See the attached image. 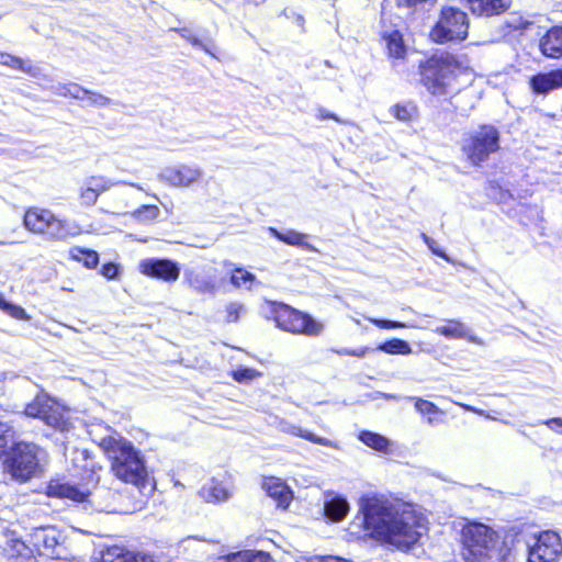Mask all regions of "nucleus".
<instances>
[{"mask_svg":"<svg viewBox=\"0 0 562 562\" xmlns=\"http://www.w3.org/2000/svg\"><path fill=\"white\" fill-rule=\"evenodd\" d=\"M363 527L372 538L398 550H408L426 532L424 518L404 503L366 495L359 501Z\"/></svg>","mask_w":562,"mask_h":562,"instance_id":"obj_1","label":"nucleus"},{"mask_svg":"<svg viewBox=\"0 0 562 562\" xmlns=\"http://www.w3.org/2000/svg\"><path fill=\"white\" fill-rule=\"evenodd\" d=\"M101 448L111 461V472L121 482L132 485L138 492L151 491V477L144 454L122 436H108L101 440Z\"/></svg>","mask_w":562,"mask_h":562,"instance_id":"obj_2","label":"nucleus"},{"mask_svg":"<svg viewBox=\"0 0 562 562\" xmlns=\"http://www.w3.org/2000/svg\"><path fill=\"white\" fill-rule=\"evenodd\" d=\"M460 70L461 65L453 55L435 54L420 65V81L432 95H447L459 90L457 77Z\"/></svg>","mask_w":562,"mask_h":562,"instance_id":"obj_3","label":"nucleus"},{"mask_svg":"<svg viewBox=\"0 0 562 562\" xmlns=\"http://www.w3.org/2000/svg\"><path fill=\"white\" fill-rule=\"evenodd\" d=\"M48 461L47 451L34 442L20 441L13 445L5 459V469L18 482L40 476Z\"/></svg>","mask_w":562,"mask_h":562,"instance_id":"obj_4","label":"nucleus"},{"mask_svg":"<svg viewBox=\"0 0 562 562\" xmlns=\"http://www.w3.org/2000/svg\"><path fill=\"white\" fill-rule=\"evenodd\" d=\"M47 495L50 497L66 498L72 502L87 503L91 509L99 513H120L117 494L110 488L99 487L93 492L78 487L69 483L50 481L47 486Z\"/></svg>","mask_w":562,"mask_h":562,"instance_id":"obj_5","label":"nucleus"},{"mask_svg":"<svg viewBox=\"0 0 562 562\" xmlns=\"http://www.w3.org/2000/svg\"><path fill=\"white\" fill-rule=\"evenodd\" d=\"M497 533L481 522H469L462 529L464 562H496Z\"/></svg>","mask_w":562,"mask_h":562,"instance_id":"obj_6","label":"nucleus"},{"mask_svg":"<svg viewBox=\"0 0 562 562\" xmlns=\"http://www.w3.org/2000/svg\"><path fill=\"white\" fill-rule=\"evenodd\" d=\"M469 18L465 12L454 7L442 8L439 19L430 30L429 37L438 44L463 41L468 36Z\"/></svg>","mask_w":562,"mask_h":562,"instance_id":"obj_7","label":"nucleus"},{"mask_svg":"<svg viewBox=\"0 0 562 562\" xmlns=\"http://www.w3.org/2000/svg\"><path fill=\"white\" fill-rule=\"evenodd\" d=\"M25 415L43 420L47 426L60 432L68 431L71 423L66 409L46 394H38L25 406Z\"/></svg>","mask_w":562,"mask_h":562,"instance_id":"obj_8","label":"nucleus"},{"mask_svg":"<svg viewBox=\"0 0 562 562\" xmlns=\"http://www.w3.org/2000/svg\"><path fill=\"white\" fill-rule=\"evenodd\" d=\"M499 149V132L492 125H483L465 140L463 151L475 166L484 162Z\"/></svg>","mask_w":562,"mask_h":562,"instance_id":"obj_9","label":"nucleus"},{"mask_svg":"<svg viewBox=\"0 0 562 562\" xmlns=\"http://www.w3.org/2000/svg\"><path fill=\"white\" fill-rule=\"evenodd\" d=\"M32 548L42 557L53 560H67L68 551L61 532L54 526L33 528L29 535Z\"/></svg>","mask_w":562,"mask_h":562,"instance_id":"obj_10","label":"nucleus"},{"mask_svg":"<svg viewBox=\"0 0 562 562\" xmlns=\"http://www.w3.org/2000/svg\"><path fill=\"white\" fill-rule=\"evenodd\" d=\"M274 313L277 326L282 330L306 336H318L324 329V325L315 321L311 315L288 305H280Z\"/></svg>","mask_w":562,"mask_h":562,"instance_id":"obj_11","label":"nucleus"},{"mask_svg":"<svg viewBox=\"0 0 562 562\" xmlns=\"http://www.w3.org/2000/svg\"><path fill=\"white\" fill-rule=\"evenodd\" d=\"M157 177L172 188L186 189L201 181L203 170L195 164H176L162 168Z\"/></svg>","mask_w":562,"mask_h":562,"instance_id":"obj_12","label":"nucleus"},{"mask_svg":"<svg viewBox=\"0 0 562 562\" xmlns=\"http://www.w3.org/2000/svg\"><path fill=\"white\" fill-rule=\"evenodd\" d=\"M528 541L529 562H555L562 553L561 538L554 531H543Z\"/></svg>","mask_w":562,"mask_h":562,"instance_id":"obj_13","label":"nucleus"},{"mask_svg":"<svg viewBox=\"0 0 562 562\" xmlns=\"http://www.w3.org/2000/svg\"><path fill=\"white\" fill-rule=\"evenodd\" d=\"M123 183L113 181L101 175H92L83 179L78 190L79 203L81 206L91 207L97 204L99 196L109 191L112 187Z\"/></svg>","mask_w":562,"mask_h":562,"instance_id":"obj_14","label":"nucleus"},{"mask_svg":"<svg viewBox=\"0 0 562 562\" xmlns=\"http://www.w3.org/2000/svg\"><path fill=\"white\" fill-rule=\"evenodd\" d=\"M183 281L198 294L214 295L217 292L215 270L211 267L200 266L186 269Z\"/></svg>","mask_w":562,"mask_h":562,"instance_id":"obj_15","label":"nucleus"},{"mask_svg":"<svg viewBox=\"0 0 562 562\" xmlns=\"http://www.w3.org/2000/svg\"><path fill=\"white\" fill-rule=\"evenodd\" d=\"M143 274L168 283L176 282L180 276V266L170 259L148 258L139 263Z\"/></svg>","mask_w":562,"mask_h":562,"instance_id":"obj_16","label":"nucleus"},{"mask_svg":"<svg viewBox=\"0 0 562 562\" xmlns=\"http://www.w3.org/2000/svg\"><path fill=\"white\" fill-rule=\"evenodd\" d=\"M529 541L517 537L510 541H504L503 548L497 552L496 562H529Z\"/></svg>","mask_w":562,"mask_h":562,"instance_id":"obj_17","label":"nucleus"},{"mask_svg":"<svg viewBox=\"0 0 562 562\" xmlns=\"http://www.w3.org/2000/svg\"><path fill=\"white\" fill-rule=\"evenodd\" d=\"M529 85L537 94H547L560 89L562 88V69L537 74L530 78Z\"/></svg>","mask_w":562,"mask_h":562,"instance_id":"obj_18","label":"nucleus"},{"mask_svg":"<svg viewBox=\"0 0 562 562\" xmlns=\"http://www.w3.org/2000/svg\"><path fill=\"white\" fill-rule=\"evenodd\" d=\"M471 12L477 16L499 15L507 11L512 0H467Z\"/></svg>","mask_w":562,"mask_h":562,"instance_id":"obj_19","label":"nucleus"},{"mask_svg":"<svg viewBox=\"0 0 562 562\" xmlns=\"http://www.w3.org/2000/svg\"><path fill=\"white\" fill-rule=\"evenodd\" d=\"M199 494L209 503H222L232 497L233 491L224 482L212 477L201 487Z\"/></svg>","mask_w":562,"mask_h":562,"instance_id":"obj_20","label":"nucleus"},{"mask_svg":"<svg viewBox=\"0 0 562 562\" xmlns=\"http://www.w3.org/2000/svg\"><path fill=\"white\" fill-rule=\"evenodd\" d=\"M262 487L267 494L277 502V506L288 508L292 501V492L289 486L277 477H267L263 481Z\"/></svg>","mask_w":562,"mask_h":562,"instance_id":"obj_21","label":"nucleus"},{"mask_svg":"<svg viewBox=\"0 0 562 562\" xmlns=\"http://www.w3.org/2000/svg\"><path fill=\"white\" fill-rule=\"evenodd\" d=\"M52 215L49 210L33 207L25 212L23 223L30 232L44 236Z\"/></svg>","mask_w":562,"mask_h":562,"instance_id":"obj_22","label":"nucleus"},{"mask_svg":"<svg viewBox=\"0 0 562 562\" xmlns=\"http://www.w3.org/2000/svg\"><path fill=\"white\" fill-rule=\"evenodd\" d=\"M349 503L344 496L334 493L326 494L324 512L328 519L341 521L349 513Z\"/></svg>","mask_w":562,"mask_h":562,"instance_id":"obj_23","label":"nucleus"},{"mask_svg":"<svg viewBox=\"0 0 562 562\" xmlns=\"http://www.w3.org/2000/svg\"><path fill=\"white\" fill-rule=\"evenodd\" d=\"M78 234L77 227L69 222L58 218L54 213L45 232L46 239L49 240H67Z\"/></svg>","mask_w":562,"mask_h":562,"instance_id":"obj_24","label":"nucleus"},{"mask_svg":"<svg viewBox=\"0 0 562 562\" xmlns=\"http://www.w3.org/2000/svg\"><path fill=\"white\" fill-rule=\"evenodd\" d=\"M541 52L551 58L562 56V26L552 27L540 41Z\"/></svg>","mask_w":562,"mask_h":562,"instance_id":"obj_25","label":"nucleus"},{"mask_svg":"<svg viewBox=\"0 0 562 562\" xmlns=\"http://www.w3.org/2000/svg\"><path fill=\"white\" fill-rule=\"evenodd\" d=\"M278 428L285 434H290L295 437L304 438L313 443H317L321 446L335 448V449L338 448L337 443L334 442L333 440L324 438V437H319V436H317L311 431L304 430L301 427L293 425L286 420H280Z\"/></svg>","mask_w":562,"mask_h":562,"instance_id":"obj_26","label":"nucleus"},{"mask_svg":"<svg viewBox=\"0 0 562 562\" xmlns=\"http://www.w3.org/2000/svg\"><path fill=\"white\" fill-rule=\"evenodd\" d=\"M99 562H153V560L136 555L122 547L113 546L102 552Z\"/></svg>","mask_w":562,"mask_h":562,"instance_id":"obj_27","label":"nucleus"},{"mask_svg":"<svg viewBox=\"0 0 562 562\" xmlns=\"http://www.w3.org/2000/svg\"><path fill=\"white\" fill-rule=\"evenodd\" d=\"M268 232L273 237L278 238L279 240H281L288 245L301 247L302 249L311 251V252L317 251V249L313 245L305 241V237H306L305 234L299 233L293 229H289L284 233H281L278 229H276L274 227H269Z\"/></svg>","mask_w":562,"mask_h":562,"instance_id":"obj_28","label":"nucleus"},{"mask_svg":"<svg viewBox=\"0 0 562 562\" xmlns=\"http://www.w3.org/2000/svg\"><path fill=\"white\" fill-rule=\"evenodd\" d=\"M0 65L15 70H21L32 77H38L41 74V69L32 65L30 60H24L18 56L7 53H0Z\"/></svg>","mask_w":562,"mask_h":562,"instance_id":"obj_29","label":"nucleus"},{"mask_svg":"<svg viewBox=\"0 0 562 562\" xmlns=\"http://www.w3.org/2000/svg\"><path fill=\"white\" fill-rule=\"evenodd\" d=\"M225 268L231 269V283L236 289H247L251 290L252 284L256 282V276L246 271L243 268L234 267V263L231 261H224L223 262Z\"/></svg>","mask_w":562,"mask_h":562,"instance_id":"obj_30","label":"nucleus"},{"mask_svg":"<svg viewBox=\"0 0 562 562\" xmlns=\"http://www.w3.org/2000/svg\"><path fill=\"white\" fill-rule=\"evenodd\" d=\"M434 331L448 339H462L468 338L469 328L458 319H449L446 325L436 327Z\"/></svg>","mask_w":562,"mask_h":562,"instance_id":"obj_31","label":"nucleus"},{"mask_svg":"<svg viewBox=\"0 0 562 562\" xmlns=\"http://www.w3.org/2000/svg\"><path fill=\"white\" fill-rule=\"evenodd\" d=\"M358 438L366 446L370 447L371 449H374L378 452H390L391 441L386 437L378 432L363 430L359 434Z\"/></svg>","mask_w":562,"mask_h":562,"instance_id":"obj_32","label":"nucleus"},{"mask_svg":"<svg viewBox=\"0 0 562 562\" xmlns=\"http://www.w3.org/2000/svg\"><path fill=\"white\" fill-rule=\"evenodd\" d=\"M415 401V409L424 416L427 417V424L429 426H434L438 424L440 420L436 417L437 415H445V412L439 408L435 403L420 398V397H409Z\"/></svg>","mask_w":562,"mask_h":562,"instance_id":"obj_33","label":"nucleus"},{"mask_svg":"<svg viewBox=\"0 0 562 562\" xmlns=\"http://www.w3.org/2000/svg\"><path fill=\"white\" fill-rule=\"evenodd\" d=\"M390 56L394 58H403L405 55V45L402 34L398 31L383 34Z\"/></svg>","mask_w":562,"mask_h":562,"instance_id":"obj_34","label":"nucleus"},{"mask_svg":"<svg viewBox=\"0 0 562 562\" xmlns=\"http://www.w3.org/2000/svg\"><path fill=\"white\" fill-rule=\"evenodd\" d=\"M380 351H383L389 355H409L412 353V348L409 344L403 339L393 338L391 340L384 341L380 344L376 348Z\"/></svg>","mask_w":562,"mask_h":562,"instance_id":"obj_35","label":"nucleus"},{"mask_svg":"<svg viewBox=\"0 0 562 562\" xmlns=\"http://www.w3.org/2000/svg\"><path fill=\"white\" fill-rule=\"evenodd\" d=\"M69 254L74 260L82 262L87 268H95L99 263V255L94 250L74 247Z\"/></svg>","mask_w":562,"mask_h":562,"instance_id":"obj_36","label":"nucleus"},{"mask_svg":"<svg viewBox=\"0 0 562 562\" xmlns=\"http://www.w3.org/2000/svg\"><path fill=\"white\" fill-rule=\"evenodd\" d=\"M390 113L401 122H409L417 115V106L413 102L397 103L390 108Z\"/></svg>","mask_w":562,"mask_h":562,"instance_id":"obj_37","label":"nucleus"},{"mask_svg":"<svg viewBox=\"0 0 562 562\" xmlns=\"http://www.w3.org/2000/svg\"><path fill=\"white\" fill-rule=\"evenodd\" d=\"M160 215V210L156 205L144 204L132 213V216L139 223L148 224L154 222Z\"/></svg>","mask_w":562,"mask_h":562,"instance_id":"obj_38","label":"nucleus"},{"mask_svg":"<svg viewBox=\"0 0 562 562\" xmlns=\"http://www.w3.org/2000/svg\"><path fill=\"white\" fill-rule=\"evenodd\" d=\"M232 376L238 383L248 384L261 376V372L252 368L239 367L232 372Z\"/></svg>","mask_w":562,"mask_h":562,"instance_id":"obj_39","label":"nucleus"},{"mask_svg":"<svg viewBox=\"0 0 562 562\" xmlns=\"http://www.w3.org/2000/svg\"><path fill=\"white\" fill-rule=\"evenodd\" d=\"M86 105L94 108H106L112 104V100L99 92L87 90L85 101Z\"/></svg>","mask_w":562,"mask_h":562,"instance_id":"obj_40","label":"nucleus"},{"mask_svg":"<svg viewBox=\"0 0 562 562\" xmlns=\"http://www.w3.org/2000/svg\"><path fill=\"white\" fill-rule=\"evenodd\" d=\"M0 308L18 319L26 318L25 311L16 305H13L5 301L4 296L0 293Z\"/></svg>","mask_w":562,"mask_h":562,"instance_id":"obj_41","label":"nucleus"},{"mask_svg":"<svg viewBox=\"0 0 562 562\" xmlns=\"http://www.w3.org/2000/svg\"><path fill=\"white\" fill-rule=\"evenodd\" d=\"M14 431L12 427L5 423L0 422V453L4 452L9 442L12 441Z\"/></svg>","mask_w":562,"mask_h":562,"instance_id":"obj_42","label":"nucleus"},{"mask_svg":"<svg viewBox=\"0 0 562 562\" xmlns=\"http://www.w3.org/2000/svg\"><path fill=\"white\" fill-rule=\"evenodd\" d=\"M251 557L252 550H245L220 557L216 562H250Z\"/></svg>","mask_w":562,"mask_h":562,"instance_id":"obj_43","label":"nucleus"},{"mask_svg":"<svg viewBox=\"0 0 562 562\" xmlns=\"http://www.w3.org/2000/svg\"><path fill=\"white\" fill-rule=\"evenodd\" d=\"M192 46L203 49L206 54L215 56V45L211 40L201 41L193 34L187 40Z\"/></svg>","mask_w":562,"mask_h":562,"instance_id":"obj_44","label":"nucleus"},{"mask_svg":"<svg viewBox=\"0 0 562 562\" xmlns=\"http://www.w3.org/2000/svg\"><path fill=\"white\" fill-rule=\"evenodd\" d=\"M244 311V305L237 302H231L226 305V322L235 323L239 319L240 313Z\"/></svg>","mask_w":562,"mask_h":562,"instance_id":"obj_45","label":"nucleus"},{"mask_svg":"<svg viewBox=\"0 0 562 562\" xmlns=\"http://www.w3.org/2000/svg\"><path fill=\"white\" fill-rule=\"evenodd\" d=\"M87 90L88 89H85L83 87H81L78 83H75V82L67 83V97H71L78 101H82V102L85 101Z\"/></svg>","mask_w":562,"mask_h":562,"instance_id":"obj_46","label":"nucleus"},{"mask_svg":"<svg viewBox=\"0 0 562 562\" xmlns=\"http://www.w3.org/2000/svg\"><path fill=\"white\" fill-rule=\"evenodd\" d=\"M367 319L374 324L375 326L384 329H394V328H404L408 327L406 324L396 322V321H389V319H378L372 317H367Z\"/></svg>","mask_w":562,"mask_h":562,"instance_id":"obj_47","label":"nucleus"},{"mask_svg":"<svg viewBox=\"0 0 562 562\" xmlns=\"http://www.w3.org/2000/svg\"><path fill=\"white\" fill-rule=\"evenodd\" d=\"M437 0H397L400 5L407 8H418L425 5H432Z\"/></svg>","mask_w":562,"mask_h":562,"instance_id":"obj_48","label":"nucleus"},{"mask_svg":"<svg viewBox=\"0 0 562 562\" xmlns=\"http://www.w3.org/2000/svg\"><path fill=\"white\" fill-rule=\"evenodd\" d=\"M368 350H369L368 347H361L358 349L342 348V349L336 350V352L340 356H353V357L362 358L366 356Z\"/></svg>","mask_w":562,"mask_h":562,"instance_id":"obj_49","label":"nucleus"},{"mask_svg":"<svg viewBox=\"0 0 562 562\" xmlns=\"http://www.w3.org/2000/svg\"><path fill=\"white\" fill-rule=\"evenodd\" d=\"M422 238L424 239L425 244L428 246V248L431 250L432 254L441 257V258H447L445 251L440 250L438 247H437V241L434 240L432 238H430L429 236H427L426 234H422Z\"/></svg>","mask_w":562,"mask_h":562,"instance_id":"obj_50","label":"nucleus"},{"mask_svg":"<svg viewBox=\"0 0 562 562\" xmlns=\"http://www.w3.org/2000/svg\"><path fill=\"white\" fill-rule=\"evenodd\" d=\"M119 267L112 262L102 266L101 274L108 279H114L117 274Z\"/></svg>","mask_w":562,"mask_h":562,"instance_id":"obj_51","label":"nucleus"},{"mask_svg":"<svg viewBox=\"0 0 562 562\" xmlns=\"http://www.w3.org/2000/svg\"><path fill=\"white\" fill-rule=\"evenodd\" d=\"M543 424L547 425L551 430L562 434V418H550L546 420Z\"/></svg>","mask_w":562,"mask_h":562,"instance_id":"obj_52","label":"nucleus"},{"mask_svg":"<svg viewBox=\"0 0 562 562\" xmlns=\"http://www.w3.org/2000/svg\"><path fill=\"white\" fill-rule=\"evenodd\" d=\"M250 562H272L269 554L262 551H252Z\"/></svg>","mask_w":562,"mask_h":562,"instance_id":"obj_53","label":"nucleus"},{"mask_svg":"<svg viewBox=\"0 0 562 562\" xmlns=\"http://www.w3.org/2000/svg\"><path fill=\"white\" fill-rule=\"evenodd\" d=\"M49 90L60 97H67V83H57L49 88Z\"/></svg>","mask_w":562,"mask_h":562,"instance_id":"obj_54","label":"nucleus"},{"mask_svg":"<svg viewBox=\"0 0 562 562\" xmlns=\"http://www.w3.org/2000/svg\"><path fill=\"white\" fill-rule=\"evenodd\" d=\"M318 117L321 120L331 119V120H335V121L339 122V119L334 113H329L325 109H319L318 110Z\"/></svg>","mask_w":562,"mask_h":562,"instance_id":"obj_55","label":"nucleus"},{"mask_svg":"<svg viewBox=\"0 0 562 562\" xmlns=\"http://www.w3.org/2000/svg\"><path fill=\"white\" fill-rule=\"evenodd\" d=\"M170 31L177 32L182 38L188 40L193 33L188 27L170 29Z\"/></svg>","mask_w":562,"mask_h":562,"instance_id":"obj_56","label":"nucleus"},{"mask_svg":"<svg viewBox=\"0 0 562 562\" xmlns=\"http://www.w3.org/2000/svg\"><path fill=\"white\" fill-rule=\"evenodd\" d=\"M181 544H182L183 549L187 550L193 546H201L202 542L196 540L195 538H188V539L183 540Z\"/></svg>","mask_w":562,"mask_h":562,"instance_id":"obj_57","label":"nucleus"},{"mask_svg":"<svg viewBox=\"0 0 562 562\" xmlns=\"http://www.w3.org/2000/svg\"><path fill=\"white\" fill-rule=\"evenodd\" d=\"M459 405H460L463 409H465V411H468V412H473V413H476V414H480V415H484V416H486L487 418H491V416H490V415L484 414V412H483V411L477 409V408H475V407H473V406H470V405H467V404H459Z\"/></svg>","mask_w":562,"mask_h":562,"instance_id":"obj_58","label":"nucleus"},{"mask_svg":"<svg viewBox=\"0 0 562 562\" xmlns=\"http://www.w3.org/2000/svg\"><path fill=\"white\" fill-rule=\"evenodd\" d=\"M131 186L136 187L138 190H143V188L138 184L131 183Z\"/></svg>","mask_w":562,"mask_h":562,"instance_id":"obj_59","label":"nucleus"},{"mask_svg":"<svg viewBox=\"0 0 562 562\" xmlns=\"http://www.w3.org/2000/svg\"><path fill=\"white\" fill-rule=\"evenodd\" d=\"M387 398H395V395H386Z\"/></svg>","mask_w":562,"mask_h":562,"instance_id":"obj_60","label":"nucleus"},{"mask_svg":"<svg viewBox=\"0 0 562 562\" xmlns=\"http://www.w3.org/2000/svg\"><path fill=\"white\" fill-rule=\"evenodd\" d=\"M4 243L0 241V245H3Z\"/></svg>","mask_w":562,"mask_h":562,"instance_id":"obj_61","label":"nucleus"}]
</instances>
